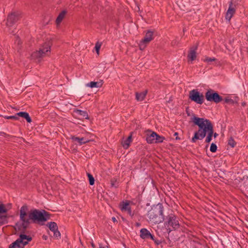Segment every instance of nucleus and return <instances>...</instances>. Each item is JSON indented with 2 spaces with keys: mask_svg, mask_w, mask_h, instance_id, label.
Segmentation results:
<instances>
[{
  "mask_svg": "<svg viewBox=\"0 0 248 248\" xmlns=\"http://www.w3.org/2000/svg\"><path fill=\"white\" fill-rule=\"evenodd\" d=\"M28 206L27 204L23 205L20 209V220L22 222L16 224V229H17L22 233L25 232L31 223L44 225V222L50 218V214L45 210L33 209L28 214V218L26 217Z\"/></svg>",
  "mask_w": 248,
  "mask_h": 248,
  "instance_id": "nucleus-1",
  "label": "nucleus"
},
{
  "mask_svg": "<svg viewBox=\"0 0 248 248\" xmlns=\"http://www.w3.org/2000/svg\"><path fill=\"white\" fill-rule=\"evenodd\" d=\"M193 123L199 127L198 131L194 133L191 141L195 143L197 140H202L206 136V134L213 129V125L211 122L203 118H199L194 116L192 118Z\"/></svg>",
  "mask_w": 248,
  "mask_h": 248,
  "instance_id": "nucleus-2",
  "label": "nucleus"
},
{
  "mask_svg": "<svg viewBox=\"0 0 248 248\" xmlns=\"http://www.w3.org/2000/svg\"><path fill=\"white\" fill-rule=\"evenodd\" d=\"M164 207L161 203L153 206L148 212L147 216L150 221L155 224H159L164 220Z\"/></svg>",
  "mask_w": 248,
  "mask_h": 248,
  "instance_id": "nucleus-3",
  "label": "nucleus"
},
{
  "mask_svg": "<svg viewBox=\"0 0 248 248\" xmlns=\"http://www.w3.org/2000/svg\"><path fill=\"white\" fill-rule=\"evenodd\" d=\"M52 42L50 40L46 41L41 46L38 51L34 52L32 57L36 58H40L47 56L50 53V47Z\"/></svg>",
  "mask_w": 248,
  "mask_h": 248,
  "instance_id": "nucleus-4",
  "label": "nucleus"
},
{
  "mask_svg": "<svg viewBox=\"0 0 248 248\" xmlns=\"http://www.w3.org/2000/svg\"><path fill=\"white\" fill-rule=\"evenodd\" d=\"M164 225L165 226H170L174 230L179 228L180 225L176 216L172 213L169 214L167 216L164 215Z\"/></svg>",
  "mask_w": 248,
  "mask_h": 248,
  "instance_id": "nucleus-5",
  "label": "nucleus"
},
{
  "mask_svg": "<svg viewBox=\"0 0 248 248\" xmlns=\"http://www.w3.org/2000/svg\"><path fill=\"white\" fill-rule=\"evenodd\" d=\"M206 99L210 102L218 103L223 100V98L217 92L213 90H208L205 94Z\"/></svg>",
  "mask_w": 248,
  "mask_h": 248,
  "instance_id": "nucleus-6",
  "label": "nucleus"
},
{
  "mask_svg": "<svg viewBox=\"0 0 248 248\" xmlns=\"http://www.w3.org/2000/svg\"><path fill=\"white\" fill-rule=\"evenodd\" d=\"M189 98L191 101L200 105L204 102V95L197 90L194 89L189 92Z\"/></svg>",
  "mask_w": 248,
  "mask_h": 248,
  "instance_id": "nucleus-7",
  "label": "nucleus"
},
{
  "mask_svg": "<svg viewBox=\"0 0 248 248\" xmlns=\"http://www.w3.org/2000/svg\"><path fill=\"white\" fill-rule=\"evenodd\" d=\"M46 226L48 227L52 232V233H49L50 236L53 237L55 239L57 240L61 238V233L58 230V227L56 222H48Z\"/></svg>",
  "mask_w": 248,
  "mask_h": 248,
  "instance_id": "nucleus-8",
  "label": "nucleus"
},
{
  "mask_svg": "<svg viewBox=\"0 0 248 248\" xmlns=\"http://www.w3.org/2000/svg\"><path fill=\"white\" fill-rule=\"evenodd\" d=\"M19 19V15L17 13H12L9 15L7 19L6 24L8 26H12Z\"/></svg>",
  "mask_w": 248,
  "mask_h": 248,
  "instance_id": "nucleus-9",
  "label": "nucleus"
},
{
  "mask_svg": "<svg viewBox=\"0 0 248 248\" xmlns=\"http://www.w3.org/2000/svg\"><path fill=\"white\" fill-rule=\"evenodd\" d=\"M156 133L151 130H147L146 131V140L148 143H154L155 140Z\"/></svg>",
  "mask_w": 248,
  "mask_h": 248,
  "instance_id": "nucleus-10",
  "label": "nucleus"
},
{
  "mask_svg": "<svg viewBox=\"0 0 248 248\" xmlns=\"http://www.w3.org/2000/svg\"><path fill=\"white\" fill-rule=\"evenodd\" d=\"M197 46L191 47L187 55V58L191 61L195 60L196 58V50Z\"/></svg>",
  "mask_w": 248,
  "mask_h": 248,
  "instance_id": "nucleus-11",
  "label": "nucleus"
},
{
  "mask_svg": "<svg viewBox=\"0 0 248 248\" xmlns=\"http://www.w3.org/2000/svg\"><path fill=\"white\" fill-rule=\"evenodd\" d=\"M154 32L151 31H148L145 34L144 38L142 40V42L148 44L153 39Z\"/></svg>",
  "mask_w": 248,
  "mask_h": 248,
  "instance_id": "nucleus-12",
  "label": "nucleus"
},
{
  "mask_svg": "<svg viewBox=\"0 0 248 248\" xmlns=\"http://www.w3.org/2000/svg\"><path fill=\"white\" fill-rule=\"evenodd\" d=\"M24 246L23 245V243L21 240H20V238L19 237L16 239V241L11 244L9 246V248H24Z\"/></svg>",
  "mask_w": 248,
  "mask_h": 248,
  "instance_id": "nucleus-13",
  "label": "nucleus"
},
{
  "mask_svg": "<svg viewBox=\"0 0 248 248\" xmlns=\"http://www.w3.org/2000/svg\"><path fill=\"white\" fill-rule=\"evenodd\" d=\"M19 237L24 246L27 245L28 242L31 241L32 240L31 236L27 235L25 234H20Z\"/></svg>",
  "mask_w": 248,
  "mask_h": 248,
  "instance_id": "nucleus-14",
  "label": "nucleus"
},
{
  "mask_svg": "<svg viewBox=\"0 0 248 248\" xmlns=\"http://www.w3.org/2000/svg\"><path fill=\"white\" fill-rule=\"evenodd\" d=\"M151 233L146 228H142L140 230V237L143 239H149V236Z\"/></svg>",
  "mask_w": 248,
  "mask_h": 248,
  "instance_id": "nucleus-15",
  "label": "nucleus"
},
{
  "mask_svg": "<svg viewBox=\"0 0 248 248\" xmlns=\"http://www.w3.org/2000/svg\"><path fill=\"white\" fill-rule=\"evenodd\" d=\"M16 116H18V117H21L22 118H24L29 123H31L32 122V120L31 117L30 116L29 113H27V112H19L16 113Z\"/></svg>",
  "mask_w": 248,
  "mask_h": 248,
  "instance_id": "nucleus-16",
  "label": "nucleus"
},
{
  "mask_svg": "<svg viewBox=\"0 0 248 248\" xmlns=\"http://www.w3.org/2000/svg\"><path fill=\"white\" fill-rule=\"evenodd\" d=\"M120 209L123 212L126 211L129 208L131 207L129 205V202L128 201H123L119 204Z\"/></svg>",
  "mask_w": 248,
  "mask_h": 248,
  "instance_id": "nucleus-17",
  "label": "nucleus"
},
{
  "mask_svg": "<svg viewBox=\"0 0 248 248\" xmlns=\"http://www.w3.org/2000/svg\"><path fill=\"white\" fill-rule=\"evenodd\" d=\"M71 139L73 141H77L80 145L86 143L89 141V140H87L86 139L83 137L79 138L76 136H72Z\"/></svg>",
  "mask_w": 248,
  "mask_h": 248,
  "instance_id": "nucleus-18",
  "label": "nucleus"
},
{
  "mask_svg": "<svg viewBox=\"0 0 248 248\" xmlns=\"http://www.w3.org/2000/svg\"><path fill=\"white\" fill-rule=\"evenodd\" d=\"M132 133L133 132H131L127 138L122 141V144L124 149H127L129 147L130 143L132 142Z\"/></svg>",
  "mask_w": 248,
  "mask_h": 248,
  "instance_id": "nucleus-19",
  "label": "nucleus"
},
{
  "mask_svg": "<svg viewBox=\"0 0 248 248\" xmlns=\"http://www.w3.org/2000/svg\"><path fill=\"white\" fill-rule=\"evenodd\" d=\"M235 9L229 7L226 14V19L230 20L233 15L235 13Z\"/></svg>",
  "mask_w": 248,
  "mask_h": 248,
  "instance_id": "nucleus-20",
  "label": "nucleus"
},
{
  "mask_svg": "<svg viewBox=\"0 0 248 248\" xmlns=\"http://www.w3.org/2000/svg\"><path fill=\"white\" fill-rule=\"evenodd\" d=\"M66 13L67 12L65 10H63L59 14L56 20V24L57 25H59L61 23L64 18Z\"/></svg>",
  "mask_w": 248,
  "mask_h": 248,
  "instance_id": "nucleus-21",
  "label": "nucleus"
},
{
  "mask_svg": "<svg viewBox=\"0 0 248 248\" xmlns=\"http://www.w3.org/2000/svg\"><path fill=\"white\" fill-rule=\"evenodd\" d=\"M74 113L76 114L82 116L83 118L89 119L88 114L86 111L81 110L80 109H75L74 111Z\"/></svg>",
  "mask_w": 248,
  "mask_h": 248,
  "instance_id": "nucleus-22",
  "label": "nucleus"
},
{
  "mask_svg": "<svg viewBox=\"0 0 248 248\" xmlns=\"http://www.w3.org/2000/svg\"><path fill=\"white\" fill-rule=\"evenodd\" d=\"M103 85L102 80L99 82L91 81L87 84V86L91 88L101 87Z\"/></svg>",
  "mask_w": 248,
  "mask_h": 248,
  "instance_id": "nucleus-23",
  "label": "nucleus"
},
{
  "mask_svg": "<svg viewBox=\"0 0 248 248\" xmlns=\"http://www.w3.org/2000/svg\"><path fill=\"white\" fill-rule=\"evenodd\" d=\"M147 94V91H145L141 93H136V99L138 101H142L144 99Z\"/></svg>",
  "mask_w": 248,
  "mask_h": 248,
  "instance_id": "nucleus-24",
  "label": "nucleus"
},
{
  "mask_svg": "<svg viewBox=\"0 0 248 248\" xmlns=\"http://www.w3.org/2000/svg\"><path fill=\"white\" fill-rule=\"evenodd\" d=\"M238 101V98L237 97H235L234 98V99H232V98H230L229 97H226L224 99V101L226 103L234 105V104H237Z\"/></svg>",
  "mask_w": 248,
  "mask_h": 248,
  "instance_id": "nucleus-25",
  "label": "nucleus"
},
{
  "mask_svg": "<svg viewBox=\"0 0 248 248\" xmlns=\"http://www.w3.org/2000/svg\"><path fill=\"white\" fill-rule=\"evenodd\" d=\"M238 0H231L229 2V7H231L236 10L238 5Z\"/></svg>",
  "mask_w": 248,
  "mask_h": 248,
  "instance_id": "nucleus-26",
  "label": "nucleus"
},
{
  "mask_svg": "<svg viewBox=\"0 0 248 248\" xmlns=\"http://www.w3.org/2000/svg\"><path fill=\"white\" fill-rule=\"evenodd\" d=\"M213 135H214V129L207 133V136L205 140V142L208 143H210L212 140Z\"/></svg>",
  "mask_w": 248,
  "mask_h": 248,
  "instance_id": "nucleus-27",
  "label": "nucleus"
},
{
  "mask_svg": "<svg viewBox=\"0 0 248 248\" xmlns=\"http://www.w3.org/2000/svg\"><path fill=\"white\" fill-rule=\"evenodd\" d=\"M165 139V138L164 137L160 136L156 133L155 143H162L163 142V141Z\"/></svg>",
  "mask_w": 248,
  "mask_h": 248,
  "instance_id": "nucleus-28",
  "label": "nucleus"
},
{
  "mask_svg": "<svg viewBox=\"0 0 248 248\" xmlns=\"http://www.w3.org/2000/svg\"><path fill=\"white\" fill-rule=\"evenodd\" d=\"M149 239L152 240L153 241H154V243L155 244V245H159L160 244H161L162 243V241L161 240H159L157 239H156L155 236L152 234H150V236H149Z\"/></svg>",
  "mask_w": 248,
  "mask_h": 248,
  "instance_id": "nucleus-29",
  "label": "nucleus"
},
{
  "mask_svg": "<svg viewBox=\"0 0 248 248\" xmlns=\"http://www.w3.org/2000/svg\"><path fill=\"white\" fill-rule=\"evenodd\" d=\"M87 176H88V177L89 178V184L90 185H94V179L93 177V176L89 173H87Z\"/></svg>",
  "mask_w": 248,
  "mask_h": 248,
  "instance_id": "nucleus-30",
  "label": "nucleus"
},
{
  "mask_svg": "<svg viewBox=\"0 0 248 248\" xmlns=\"http://www.w3.org/2000/svg\"><path fill=\"white\" fill-rule=\"evenodd\" d=\"M102 45V43L99 42H97L95 44V50L96 51V53L98 55L99 54V50L100 49V47Z\"/></svg>",
  "mask_w": 248,
  "mask_h": 248,
  "instance_id": "nucleus-31",
  "label": "nucleus"
},
{
  "mask_svg": "<svg viewBox=\"0 0 248 248\" xmlns=\"http://www.w3.org/2000/svg\"><path fill=\"white\" fill-rule=\"evenodd\" d=\"M228 145H230L231 147H232L233 148L236 143V142L234 141V140H233V139L232 138V137H231L229 140H228Z\"/></svg>",
  "mask_w": 248,
  "mask_h": 248,
  "instance_id": "nucleus-32",
  "label": "nucleus"
},
{
  "mask_svg": "<svg viewBox=\"0 0 248 248\" xmlns=\"http://www.w3.org/2000/svg\"><path fill=\"white\" fill-rule=\"evenodd\" d=\"M4 118L6 119H11L14 120H18L19 119L18 116H16V113L15 114V115L4 116Z\"/></svg>",
  "mask_w": 248,
  "mask_h": 248,
  "instance_id": "nucleus-33",
  "label": "nucleus"
},
{
  "mask_svg": "<svg viewBox=\"0 0 248 248\" xmlns=\"http://www.w3.org/2000/svg\"><path fill=\"white\" fill-rule=\"evenodd\" d=\"M8 210L5 208L4 204H0V214L6 213Z\"/></svg>",
  "mask_w": 248,
  "mask_h": 248,
  "instance_id": "nucleus-34",
  "label": "nucleus"
},
{
  "mask_svg": "<svg viewBox=\"0 0 248 248\" xmlns=\"http://www.w3.org/2000/svg\"><path fill=\"white\" fill-rule=\"evenodd\" d=\"M210 150L212 153H215L217 150V146L214 143L211 144Z\"/></svg>",
  "mask_w": 248,
  "mask_h": 248,
  "instance_id": "nucleus-35",
  "label": "nucleus"
},
{
  "mask_svg": "<svg viewBox=\"0 0 248 248\" xmlns=\"http://www.w3.org/2000/svg\"><path fill=\"white\" fill-rule=\"evenodd\" d=\"M216 60L217 59L215 58L206 57L204 60V61L208 63H210V62L216 61Z\"/></svg>",
  "mask_w": 248,
  "mask_h": 248,
  "instance_id": "nucleus-36",
  "label": "nucleus"
},
{
  "mask_svg": "<svg viewBox=\"0 0 248 248\" xmlns=\"http://www.w3.org/2000/svg\"><path fill=\"white\" fill-rule=\"evenodd\" d=\"M146 44L147 43H144L143 42H142V41L140 42V50H143L144 49V48L146 46Z\"/></svg>",
  "mask_w": 248,
  "mask_h": 248,
  "instance_id": "nucleus-37",
  "label": "nucleus"
},
{
  "mask_svg": "<svg viewBox=\"0 0 248 248\" xmlns=\"http://www.w3.org/2000/svg\"><path fill=\"white\" fill-rule=\"evenodd\" d=\"M16 43H17L18 45H21L22 44V42L19 39L18 36L16 37Z\"/></svg>",
  "mask_w": 248,
  "mask_h": 248,
  "instance_id": "nucleus-38",
  "label": "nucleus"
},
{
  "mask_svg": "<svg viewBox=\"0 0 248 248\" xmlns=\"http://www.w3.org/2000/svg\"><path fill=\"white\" fill-rule=\"evenodd\" d=\"M116 181L114 180H111L110 182H111V186L112 187H117V186L115 185Z\"/></svg>",
  "mask_w": 248,
  "mask_h": 248,
  "instance_id": "nucleus-39",
  "label": "nucleus"
},
{
  "mask_svg": "<svg viewBox=\"0 0 248 248\" xmlns=\"http://www.w3.org/2000/svg\"><path fill=\"white\" fill-rule=\"evenodd\" d=\"M178 133H177V132H175V133L174 134V136H175V139H176V140H179V139H180V138L178 137Z\"/></svg>",
  "mask_w": 248,
  "mask_h": 248,
  "instance_id": "nucleus-40",
  "label": "nucleus"
},
{
  "mask_svg": "<svg viewBox=\"0 0 248 248\" xmlns=\"http://www.w3.org/2000/svg\"><path fill=\"white\" fill-rule=\"evenodd\" d=\"M112 220L113 221V222L114 223H117L118 222L117 220L116 219V218L115 217H112Z\"/></svg>",
  "mask_w": 248,
  "mask_h": 248,
  "instance_id": "nucleus-41",
  "label": "nucleus"
},
{
  "mask_svg": "<svg viewBox=\"0 0 248 248\" xmlns=\"http://www.w3.org/2000/svg\"><path fill=\"white\" fill-rule=\"evenodd\" d=\"M128 214H130L132 213L131 211V208L130 207L128 208V209L126 211Z\"/></svg>",
  "mask_w": 248,
  "mask_h": 248,
  "instance_id": "nucleus-42",
  "label": "nucleus"
},
{
  "mask_svg": "<svg viewBox=\"0 0 248 248\" xmlns=\"http://www.w3.org/2000/svg\"><path fill=\"white\" fill-rule=\"evenodd\" d=\"M0 135L4 136H7V135L3 132H0Z\"/></svg>",
  "mask_w": 248,
  "mask_h": 248,
  "instance_id": "nucleus-43",
  "label": "nucleus"
},
{
  "mask_svg": "<svg viewBox=\"0 0 248 248\" xmlns=\"http://www.w3.org/2000/svg\"><path fill=\"white\" fill-rule=\"evenodd\" d=\"M218 136V134L217 133L214 132V135H213V137H214V138H216Z\"/></svg>",
  "mask_w": 248,
  "mask_h": 248,
  "instance_id": "nucleus-44",
  "label": "nucleus"
},
{
  "mask_svg": "<svg viewBox=\"0 0 248 248\" xmlns=\"http://www.w3.org/2000/svg\"><path fill=\"white\" fill-rule=\"evenodd\" d=\"M42 237L44 240H46L47 239V236L45 235H43Z\"/></svg>",
  "mask_w": 248,
  "mask_h": 248,
  "instance_id": "nucleus-45",
  "label": "nucleus"
},
{
  "mask_svg": "<svg viewBox=\"0 0 248 248\" xmlns=\"http://www.w3.org/2000/svg\"><path fill=\"white\" fill-rule=\"evenodd\" d=\"M167 231H168V232L169 233L172 231V230H171L170 228H169L167 229Z\"/></svg>",
  "mask_w": 248,
  "mask_h": 248,
  "instance_id": "nucleus-46",
  "label": "nucleus"
},
{
  "mask_svg": "<svg viewBox=\"0 0 248 248\" xmlns=\"http://www.w3.org/2000/svg\"><path fill=\"white\" fill-rule=\"evenodd\" d=\"M130 216H131L132 217L134 216V214L132 212L130 214H129Z\"/></svg>",
  "mask_w": 248,
  "mask_h": 248,
  "instance_id": "nucleus-47",
  "label": "nucleus"
},
{
  "mask_svg": "<svg viewBox=\"0 0 248 248\" xmlns=\"http://www.w3.org/2000/svg\"><path fill=\"white\" fill-rule=\"evenodd\" d=\"M92 246L94 248L95 247V245L93 243H92Z\"/></svg>",
  "mask_w": 248,
  "mask_h": 248,
  "instance_id": "nucleus-48",
  "label": "nucleus"
},
{
  "mask_svg": "<svg viewBox=\"0 0 248 248\" xmlns=\"http://www.w3.org/2000/svg\"><path fill=\"white\" fill-rule=\"evenodd\" d=\"M99 248H103L102 247H100Z\"/></svg>",
  "mask_w": 248,
  "mask_h": 248,
  "instance_id": "nucleus-49",
  "label": "nucleus"
}]
</instances>
